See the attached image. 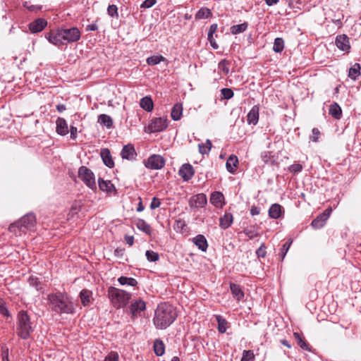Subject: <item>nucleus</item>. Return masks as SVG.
Instances as JSON below:
<instances>
[{"label": "nucleus", "instance_id": "obj_27", "mask_svg": "<svg viewBox=\"0 0 361 361\" xmlns=\"http://www.w3.org/2000/svg\"><path fill=\"white\" fill-rule=\"evenodd\" d=\"M97 122L102 126H105L106 128L110 129L113 127V119L107 114H100L98 116Z\"/></svg>", "mask_w": 361, "mask_h": 361}, {"label": "nucleus", "instance_id": "obj_24", "mask_svg": "<svg viewBox=\"0 0 361 361\" xmlns=\"http://www.w3.org/2000/svg\"><path fill=\"white\" fill-rule=\"evenodd\" d=\"M233 221V215L231 213L226 212L224 215L219 219V226L222 229L225 230L231 226Z\"/></svg>", "mask_w": 361, "mask_h": 361}, {"label": "nucleus", "instance_id": "obj_47", "mask_svg": "<svg viewBox=\"0 0 361 361\" xmlns=\"http://www.w3.org/2000/svg\"><path fill=\"white\" fill-rule=\"evenodd\" d=\"M185 226V221L183 219H178L175 221L173 228L176 231L182 232Z\"/></svg>", "mask_w": 361, "mask_h": 361}, {"label": "nucleus", "instance_id": "obj_44", "mask_svg": "<svg viewBox=\"0 0 361 361\" xmlns=\"http://www.w3.org/2000/svg\"><path fill=\"white\" fill-rule=\"evenodd\" d=\"M291 243H292V240H289V241L285 243L283 245L282 247L281 248V251L279 253V257L281 261H283L284 259L288 250L290 249Z\"/></svg>", "mask_w": 361, "mask_h": 361}, {"label": "nucleus", "instance_id": "obj_12", "mask_svg": "<svg viewBox=\"0 0 361 361\" xmlns=\"http://www.w3.org/2000/svg\"><path fill=\"white\" fill-rule=\"evenodd\" d=\"M207 203L206 195L204 193H199L191 197L189 201V204L191 208H202Z\"/></svg>", "mask_w": 361, "mask_h": 361}, {"label": "nucleus", "instance_id": "obj_46", "mask_svg": "<svg viewBox=\"0 0 361 361\" xmlns=\"http://www.w3.org/2000/svg\"><path fill=\"white\" fill-rule=\"evenodd\" d=\"M107 14L111 18H118V7L115 4L109 5L107 8Z\"/></svg>", "mask_w": 361, "mask_h": 361}, {"label": "nucleus", "instance_id": "obj_30", "mask_svg": "<svg viewBox=\"0 0 361 361\" xmlns=\"http://www.w3.org/2000/svg\"><path fill=\"white\" fill-rule=\"evenodd\" d=\"M329 114L335 119H340L342 115V110L340 106L334 102L331 104L329 109Z\"/></svg>", "mask_w": 361, "mask_h": 361}, {"label": "nucleus", "instance_id": "obj_6", "mask_svg": "<svg viewBox=\"0 0 361 361\" xmlns=\"http://www.w3.org/2000/svg\"><path fill=\"white\" fill-rule=\"evenodd\" d=\"M78 178L85 184L90 189L95 191L97 190V184L95 181V176L94 173L85 166H82L78 169Z\"/></svg>", "mask_w": 361, "mask_h": 361}, {"label": "nucleus", "instance_id": "obj_20", "mask_svg": "<svg viewBox=\"0 0 361 361\" xmlns=\"http://www.w3.org/2000/svg\"><path fill=\"white\" fill-rule=\"evenodd\" d=\"M98 185L101 190L111 194L112 192L116 191V188L110 180H105L102 178H98Z\"/></svg>", "mask_w": 361, "mask_h": 361}, {"label": "nucleus", "instance_id": "obj_26", "mask_svg": "<svg viewBox=\"0 0 361 361\" xmlns=\"http://www.w3.org/2000/svg\"><path fill=\"white\" fill-rule=\"evenodd\" d=\"M238 164V159L235 155H230L226 164V169L229 173H233Z\"/></svg>", "mask_w": 361, "mask_h": 361}, {"label": "nucleus", "instance_id": "obj_14", "mask_svg": "<svg viewBox=\"0 0 361 361\" xmlns=\"http://www.w3.org/2000/svg\"><path fill=\"white\" fill-rule=\"evenodd\" d=\"M194 174L195 170L190 164H183L178 171V175L186 182L189 181L193 177Z\"/></svg>", "mask_w": 361, "mask_h": 361}, {"label": "nucleus", "instance_id": "obj_17", "mask_svg": "<svg viewBox=\"0 0 361 361\" xmlns=\"http://www.w3.org/2000/svg\"><path fill=\"white\" fill-rule=\"evenodd\" d=\"M47 22L44 18H37L29 24V29L32 33L42 31L47 26Z\"/></svg>", "mask_w": 361, "mask_h": 361}, {"label": "nucleus", "instance_id": "obj_59", "mask_svg": "<svg viewBox=\"0 0 361 361\" xmlns=\"http://www.w3.org/2000/svg\"><path fill=\"white\" fill-rule=\"evenodd\" d=\"M71 135L70 137L72 140H75L77 138V128L71 126L70 128Z\"/></svg>", "mask_w": 361, "mask_h": 361}, {"label": "nucleus", "instance_id": "obj_51", "mask_svg": "<svg viewBox=\"0 0 361 361\" xmlns=\"http://www.w3.org/2000/svg\"><path fill=\"white\" fill-rule=\"evenodd\" d=\"M254 359V354L250 350H244L240 361H252Z\"/></svg>", "mask_w": 361, "mask_h": 361}, {"label": "nucleus", "instance_id": "obj_57", "mask_svg": "<svg viewBox=\"0 0 361 361\" xmlns=\"http://www.w3.org/2000/svg\"><path fill=\"white\" fill-rule=\"evenodd\" d=\"M218 28V25L216 23L212 24L209 27L208 34H207V38H212L214 37V33L216 32V30Z\"/></svg>", "mask_w": 361, "mask_h": 361}, {"label": "nucleus", "instance_id": "obj_28", "mask_svg": "<svg viewBox=\"0 0 361 361\" xmlns=\"http://www.w3.org/2000/svg\"><path fill=\"white\" fill-rule=\"evenodd\" d=\"M183 114V106L180 103H176L173 105L171 116L173 121H179L181 118Z\"/></svg>", "mask_w": 361, "mask_h": 361}, {"label": "nucleus", "instance_id": "obj_10", "mask_svg": "<svg viewBox=\"0 0 361 361\" xmlns=\"http://www.w3.org/2000/svg\"><path fill=\"white\" fill-rule=\"evenodd\" d=\"M46 39L51 44L58 47H60L65 44L64 37L62 35L61 30L59 29L56 30H52L45 35Z\"/></svg>", "mask_w": 361, "mask_h": 361}, {"label": "nucleus", "instance_id": "obj_56", "mask_svg": "<svg viewBox=\"0 0 361 361\" xmlns=\"http://www.w3.org/2000/svg\"><path fill=\"white\" fill-rule=\"evenodd\" d=\"M297 344L303 350L311 351L310 348L309 347V345L306 343L304 338H302L299 339V341H297Z\"/></svg>", "mask_w": 361, "mask_h": 361}, {"label": "nucleus", "instance_id": "obj_18", "mask_svg": "<svg viewBox=\"0 0 361 361\" xmlns=\"http://www.w3.org/2000/svg\"><path fill=\"white\" fill-rule=\"evenodd\" d=\"M56 131L62 136L68 133V126L66 121L63 118L59 117L56 121Z\"/></svg>", "mask_w": 361, "mask_h": 361}, {"label": "nucleus", "instance_id": "obj_21", "mask_svg": "<svg viewBox=\"0 0 361 361\" xmlns=\"http://www.w3.org/2000/svg\"><path fill=\"white\" fill-rule=\"evenodd\" d=\"M230 289L233 297L238 301L243 299L245 294L240 285L234 283H230Z\"/></svg>", "mask_w": 361, "mask_h": 361}, {"label": "nucleus", "instance_id": "obj_37", "mask_svg": "<svg viewBox=\"0 0 361 361\" xmlns=\"http://www.w3.org/2000/svg\"><path fill=\"white\" fill-rule=\"evenodd\" d=\"M118 281L121 286H136L137 285V280L131 277L122 276L118 279Z\"/></svg>", "mask_w": 361, "mask_h": 361}, {"label": "nucleus", "instance_id": "obj_23", "mask_svg": "<svg viewBox=\"0 0 361 361\" xmlns=\"http://www.w3.org/2000/svg\"><path fill=\"white\" fill-rule=\"evenodd\" d=\"M102 161L107 167L111 169L114 166V161L112 159L110 150L107 148H104L100 152Z\"/></svg>", "mask_w": 361, "mask_h": 361}, {"label": "nucleus", "instance_id": "obj_3", "mask_svg": "<svg viewBox=\"0 0 361 361\" xmlns=\"http://www.w3.org/2000/svg\"><path fill=\"white\" fill-rule=\"evenodd\" d=\"M33 331L34 329L27 312L23 310L20 311L18 314L17 335L22 339L26 340Z\"/></svg>", "mask_w": 361, "mask_h": 361}, {"label": "nucleus", "instance_id": "obj_7", "mask_svg": "<svg viewBox=\"0 0 361 361\" xmlns=\"http://www.w3.org/2000/svg\"><path fill=\"white\" fill-rule=\"evenodd\" d=\"M146 168L152 170H159L165 166V159L159 154H152L144 161Z\"/></svg>", "mask_w": 361, "mask_h": 361}, {"label": "nucleus", "instance_id": "obj_50", "mask_svg": "<svg viewBox=\"0 0 361 361\" xmlns=\"http://www.w3.org/2000/svg\"><path fill=\"white\" fill-rule=\"evenodd\" d=\"M119 355L117 352L111 351L104 358V361H118Z\"/></svg>", "mask_w": 361, "mask_h": 361}, {"label": "nucleus", "instance_id": "obj_32", "mask_svg": "<svg viewBox=\"0 0 361 361\" xmlns=\"http://www.w3.org/2000/svg\"><path fill=\"white\" fill-rule=\"evenodd\" d=\"M215 319L218 324V331L221 334H224L228 328L227 320L220 314L215 315Z\"/></svg>", "mask_w": 361, "mask_h": 361}, {"label": "nucleus", "instance_id": "obj_42", "mask_svg": "<svg viewBox=\"0 0 361 361\" xmlns=\"http://www.w3.org/2000/svg\"><path fill=\"white\" fill-rule=\"evenodd\" d=\"M163 61H165V58L161 55L152 56L147 59V63L149 66L159 64Z\"/></svg>", "mask_w": 361, "mask_h": 361}, {"label": "nucleus", "instance_id": "obj_41", "mask_svg": "<svg viewBox=\"0 0 361 361\" xmlns=\"http://www.w3.org/2000/svg\"><path fill=\"white\" fill-rule=\"evenodd\" d=\"M284 49V41L281 37L274 39L273 50L276 53H281Z\"/></svg>", "mask_w": 361, "mask_h": 361}, {"label": "nucleus", "instance_id": "obj_1", "mask_svg": "<svg viewBox=\"0 0 361 361\" xmlns=\"http://www.w3.org/2000/svg\"><path fill=\"white\" fill-rule=\"evenodd\" d=\"M176 309L169 303L159 304L154 312V324L157 329H165L176 320Z\"/></svg>", "mask_w": 361, "mask_h": 361}, {"label": "nucleus", "instance_id": "obj_38", "mask_svg": "<svg viewBox=\"0 0 361 361\" xmlns=\"http://www.w3.org/2000/svg\"><path fill=\"white\" fill-rule=\"evenodd\" d=\"M136 226L137 228L146 234L150 235L152 233V228L149 224H148L145 220L143 219H138Z\"/></svg>", "mask_w": 361, "mask_h": 361}, {"label": "nucleus", "instance_id": "obj_64", "mask_svg": "<svg viewBox=\"0 0 361 361\" xmlns=\"http://www.w3.org/2000/svg\"><path fill=\"white\" fill-rule=\"evenodd\" d=\"M1 357L2 359L8 357V348L6 346L1 348Z\"/></svg>", "mask_w": 361, "mask_h": 361}, {"label": "nucleus", "instance_id": "obj_31", "mask_svg": "<svg viewBox=\"0 0 361 361\" xmlns=\"http://www.w3.org/2000/svg\"><path fill=\"white\" fill-rule=\"evenodd\" d=\"M282 207L279 204H273L269 209V216L274 219H277L281 216Z\"/></svg>", "mask_w": 361, "mask_h": 361}, {"label": "nucleus", "instance_id": "obj_54", "mask_svg": "<svg viewBox=\"0 0 361 361\" xmlns=\"http://www.w3.org/2000/svg\"><path fill=\"white\" fill-rule=\"evenodd\" d=\"M0 314L7 317L11 316L10 312L7 309L5 303L1 301H0Z\"/></svg>", "mask_w": 361, "mask_h": 361}, {"label": "nucleus", "instance_id": "obj_52", "mask_svg": "<svg viewBox=\"0 0 361 361\" xmlns=\"http://www.w3.org/2000/svg\"><path fill=\"white\" fill-rule=\"evenodd\" d=\"M289 171L293 173H298L302 170V166L300 164H293L288 168Z\"/></svg>", "mask_w": 361, "mask_h": 361}, {"label": "nucleus", "instance_id": "obj_25", "mask_svg": "<svg viewBox=\"0 0 361 361\" xmlns=\"http://www.w3.org/2000/svg\"><path fill=\"white\" fill-rule=\"evenodd\" d=\"M82 305L88 306L92 299V292L87 289H82L79 294Z\"/></svg>", "mask_w": 361, "mask_h": 361}, {"label": "nucleus", "instance_id": "obj_48", "mask_svg": "<svg viewBox=\"0 0 361 361\" xmlns=\"http://www.w3.org/2000/svg\"><path fill=\"white\" fill-rule=\"evenodd\" d=\"M229 62L226 59L221 60L219 64V68L223 71L225 74H228L229 73V68H228Z\"/></svg>", "mask_w": 361, "mask_h": 361}, {"label": "nucleus", "instance_id": "obj_40", "mask_svg": "<svg viewBox=\"0 0 361 361\" xmlns=\"http://www.w3.org/2000/svg\"><path fill=\"white\" fill-rule=\"evenodd\" d=\"M212 13L209 8H207L206 7H202L196 13L195 19L200 20V19L208 18L210 16H212Z\"/></svg>", "mask_w": 361, "mask_h": 361}, {"label": "nucleus", "instance_id": "obj_2", "mask_svg": "<svg viewBox=\"0 0 361 361\" xmlns=\"http://www.w3.org/2000/svg\"><path fill=\"white\" fill-rule=\"evenodd\" d=\"M47 301L49 309L56 314H73L75 313L73 302L61 292L49 294Z\"/></svg>", "mask_w": 361, "mask_h": 361}, {"label": "nucleus", "instance_id": "obj_19", "mask_svg": "<svg viewBox=\"0 0 361 361\" xmlns=\"http://www.w3.org/2000/svg\"><path fill=\"white\" fill-rule=\"evenodd\" d=\"M192 242L202 252H206L208 247V243L202 234H198L192 238Z\"/></svg>", "mask_w": 361, "mask_h": 361}, {"label": "nucleus", "instance_id": "obj_55", "mask_svg": "<svg viewBox=\"0 0 361 361\" xmlns=\"http://www.w3.org/2000/svg\"><path fill=\"white\" fill-rule=\"evenodd\" d=\"M157 3V0H145L140 5L142 8H149L152 7Z\"/></svg>", "mask_w": 361, "mask_h": 361}, {"label": "nucleus", "instance_id": "obj_15", "mask_svg": "<svg viewBox=\"0 0 361 361\" xmlns=\"http://www.w3.org/2000/svg\"><path fill=\"white\" fill-rule=\"evenodd\" d=\"M145 308V302L141 299H139L133 302L130 307V311L132 314V317L134 319L140 316V312L144 311Z\"/></svg>", "mask_w": 361, "mask_h": 361}, {"label": "nucleus", "instance_id": "obj_5", "mask_svg": "<svg viewBox=\"0 0 361 361\" xmlns=\"http://www.w3.org/2000/svg\"><path fill=\"white\" fill-rule=\"evenodd\" d=\"M36 222L35 216L29 213L23 216L20 220L12 224L9 226V231L17 234V232H25L27 230L35 227Z\"/></svg>", "mask_w": 361, "mask_h": 361}, {"label": "nucleus", "instance_id": "obj_29", "mask_svg": "<svg viewBox=\"0 0 361 361\" xmlns=\"http://www.w3.org/2000/svg\"><path fill=\"white\" fill-rule=\"evenodd\" d=\"M224 197L221 192H214L210 196V202L216 207L221 206V202L224 200Z\"/></svg>", "mask_w": 361, "mask_h": 361}, {"label": "nucleus", "instance_id": "obj_61", "mask_svg": "<svg viewBox=\"0 0 361 361\" xmlns=\"http://www.w3.org/2000/svg\"><path fill=\"white\" fill-rule=\"evenodd\" d=\"M312 134H313L312 141L313 142H317L318 141V138H319L318 137L319 135L320 134L319 130L317 128H313L312 129Z\"/></svg>", "mask_w": 361, "mask_h": 361}, {"label": "nucleus", "instance_id": "obj_49", "mask_svg": "<svg viewBox=\"0 0 361 361\" xmlns=\"http://www.w3.org/2000/svg\"><path fill=\"white\" fill-rule=\"evenodd\" d=\"M221 93L225 99H230L234 95L233 91L231 88H222Z\"/></svg>", "mask_w": 361, "mask_h": 361}, {"label": "nucleus", "instance_id": "obj_33", "mask_svg": "<svg viewBox=\"0 0 361 361\" xmlns=\"http://www.w3.org/2000/svg\"><path fill=\"white\" fill-rule=\"evenodd\" d=\"M140 104L141 108L147 112L152 111L154 107L153 101L150 97H145L141 99Z\"/></svg>", "mask_w": 361, "mask_h": 361}, {"label": "nucleus", "instance_id": "obj_60", "mask_svg": "<svg viewBox=\"0 0 361 361\" xmlns=\"http://www.w3.org/2000/svg\"><path fill=\"white\" fill-rule=\"evenodd\" d=\"M124 238H125L126 243L129 246H132L133 245V243H134V237L133 235H126Z\"/></svg>", "mask_w": 361, "mask_h": 361}, {"label": "nucleus", "instance_id": "obj_8", "mask_svg": "<svg viewBox=\"0 0 361 361\" xmlns=\"http://www.w3.org/2000/svg\"><path fill=\"white\" fill-rule=\"evenodd\" d=\"M61 30L62 35L64 37L63 39H64L65 44L67 43L78 42L80 39L81 33L79 29L76 27L62 28Z\"/></svg>", "mask_w": 361, "mask_h": 361}, {"label": "nucleus", "instance_id": "obj_4", "mask_svg": "<svg viewBox=\"0 0 361 361\" xmlns=\"http://www.w3.org/2000/svg\"><path fill=\"white\" fill-rule=\"evenodd\" d=\"M108 296L115 307L121 308L128 304L131 298V293L114 287H110L108 290Z\"/></svg>", "mask_w": 361, "mask_h": 361}, {"label": "nucleus", "instance_id": "obj_13", "mask_svg": "<svg viewBox=\"0 0 361 361\" xmlns=\"http://www.w3.org/2000/svg\"><path fill=\"white\" fill-rule=\"evenodd\" d=\"M335 44L338 49L348 53L350 49L349 37L345 35H339L336 37Z\"/></svg>", "mask_w": 361, "mask_h": 361}, {"label": "nucleus", "instance_id": "obj_16", "mask_svg": "<svg viewBox=\"0 0 361 361\" xmlns=\"http://www.w3.org/2000/svg\"><path fill=\"white\" fill-rule=\"evenodd\" d=\"M121 156L122 159L127 160H134L137 157L134 145L132 144H128L124 145L121 152Z\"/></svg>", "mask_w": 361, "mask_h": 361}, {"label": "nucleus", "instance_id": "obj_36", "mask_svg": "<svg viewBox=\"0 0 361 361\" xmlns=\"http://www.w3.org/2000/svg\"><path fill=\"white\" fill-rule=\"evenodd\" d=\"M248 27V23L247 22H244L243 23L239 25H234L230 27V31L233 35H238L245 32Z\"/></svg>", "mask_w": 361, "mask_h": 361}, {"label": "nucleus", "instance_id": "obj_34", "mask_svg": "<svg viewBox=\"0 0 361 361\" xmlns=\"http://www.w3.org/2000/svg\"><path fill=\"white\" fill-rule=\"evenodd\" d=\"M28 283L30 286L35 288L38 291H42L43 284L42 281L36 276H30L28 278Z\"/></svg>", "mask_w": 361, "mask_h": 361}, {"label": "nucleus", "instance_id": "obj_22", "mask_svg": "<svg viewBox=\"0 0 361 361\" xmlns=\"http://www.w3.org/2000/svg\"><path fill=\"white\" fill-rule=\"evenodd\" d=\"M259 108L257 105L252 106L247 116V121L248 124L256 125L259 121Z\"/></svg>", "mask_w": 361, "mask_h": 361}, {"label": "nucleus", "instance_id": "obj_62", "mask_svg": "<svg viewBox=\"0 0 361 361\" xmlns=\"http://www.w3.org/2000/svg\"><path fill=\"white\" fill-rule=\"evenodd\" d=\"M260 213V208L256 206H252L250 209V214L252 216L258 215Z\"/></svg>", "mask_w": 361, "mask_h": 361}, {"label": "nucleus", "instance_id": "obj_11", "mask_svg": "<svg viewBox=\"0 0 361 361\" xmlns=\"http://www.w3.org/2000/svg\"><path fill=\"white\" fill-rule=\"evenodd\" d=\"M331 211V208L330 207L325 209L312 221L311 226L316 229L322 228L329 218Z\"/></svg>", "mask_w": 361, "mask_h": 361}, {"label": "nucleus", "instance_id": "obj_53", "mask_svg": "<svg viewBox=\"0 0 361 361\" xmlns=\"http://www.w3.org/2000/svg\"><path fill=\"white\" fill-rule=\"evenodd\" d=\"M256 255H257V257H259H259L264 258L266 256V255H267L266 247L264 243H262L260 247L256 250Z\"/></svg>", "mask_w": 361, "mask_h": 361}, {"label": "nucleus", "instance_id": "obj_39", "mask_svg": "<svg viewBox=\"0 0 361 361\" xmlns=\"http://www.w3.org/2000/svg\"><path fill=\"white\" fill-rule=\"evenodd\" d=\"M360 64L355 63L353 66L349 69L348 77L353 80H355L356 78L360 75Z\"/></svg>", "mask_w": 361, "mask_h": 361}, {"label": "nucleus", "instance_id": "obj_43", "mask_svg": "<svg viewBox=\"0 0 361 361\" xmlns=\"http://www.w3.org/2000/svg\"><path fill=\"white\" fill-rule=\"evenodd\" d=\"M198 147L200 154H207L212 148V142L209 140H207L205 144H200Z\"/></svg>", "mask_w": 361, "mask_h": 361}, {"label": "nucleus", "instance_id": "obj_58", "mask_svg": "<svg viewBox=\"0 0 361 361\" xmlns=\"http://www.w3.org/2000/svg\"><path fill=\"white\" fill-rule=\"evenodd\" d=\"M161 204V202L159 199L157 198L156 197H153L151 204H150V209H155L158 208Z\"/></svg>", "mask_w": 361, "mask_h": 361}, {"label": "nucleus", "instance_id": "obj_45", "mask_svg": "<svg viewBox=\"0 0 361 361\" xmlns=\"http://www.w3.org/2000/svg\"><path fill=\"white\" fill-rule=\"evenodd\" d=\"M145 256L149 262H155L159 259V254L153 250H147Z\"/></svg>", "mask_w": 361, "mask_h": 361}, {"label": "nucleus", "instance_id": "obj_35", "mask_svg": "<svg viewBox=\"0 0 361 361\" xmlns=\"http://www.w3.org/2000/svg\"><path fill=\"white\" fill-rule=\"evenodd\" d=\"M154 351L156 355L161 356L165 352V346L161 340L157 339L154 342Z\"/></svg>", "mask_w": 361, "mask_h": 361}, {"label": "nucleus", "instance_id": "obj_63", "mask_svg": "<svg viewBox=\"0 0 361 361\" xmlns=\"http://www.w3.org/2000/svg\"><path fill=\"white\" fill-rule=\"evenodd\" d=\"M125 252V249L124 248H116L115 250H114V255L115 256L118 257H121L123 255Z\"/></svg>", "mask_w": 361, "mask_h": 361}, {"label": "nucleus", "instance_id": "obj_9", "mask_svg": "<svg viewBox=\"0 0 361 361\" xmlns=\"http://www.w3.org/2000/svg\"><path fill=\"white\" fill-rule=\"evenodd\" d=\"M168 126V120L164 117L154 118L151 120L148 125V130L150 133H158L163 131Z\"/></svg>", "mask_w": 361, "mask_h": 361}]
</instances>
